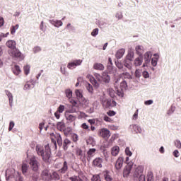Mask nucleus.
Instances as JSON below:
<instances>
[{
  "label": "nucleus",
  "instance_id": "1",
  "mask_svg": "<svg viewBox=\"0 0 181 181\" xmlns=\"http://www.w3.org/2000/svg\"><path fill=\"white\" fill-rule=\"evenodd\" d=\"M36 151L39 156H42V158L45 162L50 159V156L52 155V151L50 150V146L49 144L45 145V148L40 145L36 146Z\"/></svg>",
  "mask_w": 181,
  "mask_h": 181
},
{
  "label": "nucleus",
  "instance_id": "2",
  "mask_svg": "<svg viewBox=\"0 0 181 181\" xmlns=\"http://www.w3.org/2000/svg\"><path fill=\"white\" fill-rule=\"evenodd\" d=\"M30 167L31 168L33 172H38L39 171V161L36 159L35 156H33L28 161Z\"/></svg>",
  "mask_w": 181,
  "mask_h": 181
},
{
  "label": "nucleus",
  "instance_id": "3",
  "mask_svg": "<svg viewBox=\"0 0 181 181\" xmlns=\"http://www.w3.org/2000/svg\"><path fill=\"white\" fill-rule=\"evenodd\" d=\"M8 54L11 56V57H14V59H19V60H23V55L22 52L19 51V49L14 48L13 49H10L8 51Z\"/></svg>",
  "mask_w": 181,
  "mask_h": 181
},
{
  "label": "nucleus",
  "instance_id": "4",
  "mask_svg": "<svg viewBox=\"0 0 181 181\" xmlns=\"http://www.w3.org/2000/svg\"><path fill=\"white\" fill-rule=\"evenodd\" d=\"M102 105L104 108H112L117 106V102L112 99H105L102 100Z\"/></svg>",
  "mask_w": 181,
  "mask_h": 181
},
{
  "label": "nucleus",
  "instance_id": "5",
  "mask_svg": "<svg viewBox=\"0 0 181 181\" xmlns=\"http://www.w3.org/2000/svg\"><path fill=\"white\" fill-rule=\"evenodd\" d=\"M76 155L78 158V159H80L83 163H86V153L83 152V150L80 148H76Z\"/></svg>",
  "mask_w": 181,
  "mask_h": 181
},
{
  "label": "nucleus",
  "instance_id": "6",
  "mask_svg": "<svg viewBox=\"0 0 181 181\" xmlns=\"http://www.w3.org/2000/svg\"><path fill=\"white\" fill-rule=\"evenodd\" d=\"M98 135L105 139H108L111 136V133L107 129L103 128L99 130Z\"/></svg>",
  "mask_w": 181,
  "mask_h": 181
},
{
  "label": "nucleus",
  "instance_id": "7",
  "mask_svg": "<svg viewBox=\"0 0 181 181\" xmlns=\"http://www.w3.org/2000/svg\"><path fill=\"white\" fill-rule=\"evenodd\" d=\"M82 63H83V60L81 59L74 60L72 62H69L68 64L67 67L70 70H73V69H76L77 66H81Z\"/></svg>",
  "mask_w": 181,
  "mask_h": 181
},
{
  "label": "nucleus",
  "instance_id": "8",
  "mask_svg": "<svg viewBox=\"0 0 181 181\" xmlns=\"http://www.w3.org/2000/svg\"><path fill=\"white\" fill-rule=\"evenodd\" d=\"M41 176L43 180L50 181L52 180V174H50V172H49L48 170H44L42 172Z\"/></svg>",
  "mask_w": 181,
  "mask_h": 181
},
{
  "label": "nucleus",
  "instance_id": "9",
  "mask_svg": "<svg viewBox=\"0 0 181 181\" xmlns=\"http://www.w3.org/2000/svg\"><path fill=\"white\" fill-rule=\"evenodd\" d=\"M142 173H144V166L139 165L134 172V176L135 177H141V176H144Z\"/></svg>",
  "mask_w": 181,
  "mask_h": 181
},
{
  "label": "nucleus",
  "instance_id": "10",
  "mask_svg": "<svg viewBox=\"0 0 181 181\" xmlns=\"http://www.w3.org/2000/svg\"><path fill=\"white\" fill-rule=\"evenodd\" d=\"M131 170H132V165H127L123 170L124 177H128V176H129V173H131Z\"/></svg>",
  "mask_w": 181,
  "mask_h": 181
},
{
  "label": "nucleus",
  "instance_id": "11",
  "mask_svg": "<svg viewBox=\"0 0 181 181\" xmlns=\"http://www.w3.org/2000/svg\"><path fill=\"white\" fill-rule=\"evenodd\" d=\"M95 152H97V149L95 148H90L87 152V157L86 159L88 162H90L91 160V158L95 155Z\"/></svg>",
  "mask_w": 181,
  "mask_h": 181
},
{
  "label": "nucleus",
  "instance_id": "12",
  "mask_svg": "<svg viewBox=\"0 0 181 181\" xmlns=\"http://www.w3.org/2000/svg\"><path fill=\"white\" fill-rule=\"evenodd\" d=\"M122 165H124V158L119 157L115 163V168L117 170H119V169L122 168Z\"/></svg>",
  "mask_w": 181,
  "mask_h": 181
},
{
  "label": "nucleus",
  "instance_id": "13",
  "mask_svg": "<svg viewBox=\"0 0 181 181\" xmlns=\"http://www.w3.org/2000/svg\"><path fill=\"white\" fill-rule=\"evenodd\" d=\"M93 166H97V168H103V158H96L93 161Z\"/></svg>",
  "mask_w": 181,
  "mask_h": 181
},
{
  "label": "nucleus",
  "instance_id": "14",
  "mask_svg": "<svg viewBox=\"0 0 181 181\" xmlns=\"http://www.w3.org/2000/svg\"><path fill=\"white\" fill-rule=\"evenodd\" d=\"M68 170H69V164L67 163V161H64L62 167L61 168V169L58 170V172L59 173L64 174Z\"/></svg>",
  "mask_w": 181,
  "mask_h": 181
},
{
  "label": "nucleus",
  "instance_id": "15",
  "mask_svg": "<svg viewBox=\"0 0 181 181\" xmlns=\"http://www.w3.org/2000/svg\"><path fill=\"white\" fill-rule=\"evenodd\" d=\"M86 78L89 80V81L95 87H98V83L97 82V80H95V78L90 74H88L86 76Z\"/></svg>",
  "mask_w": 181,
  "mask_h": 181
},
{
  "label": "nucleus",
  "instance_id": "16",
  "mask_svg": "<svg viewBox=\"0 0 181 181\" xmlns=\"http://www.w3.org/2000/svg\"><path fill=\"white\" fill-rule=\"evenodd\" d=\"M6 46H7V47H9L11 50H13V49H16V42H15L14 40H8L6 42Z\"/></svg>",
  "mask_w": 181,
  "mask_h": 181
},
{
  "label": "nucleus",
  "instance_id": "17",
  "mask_svg": "<svg viewBox=\"0 0 181 181\" xmlns=\"http://www.w3.org/2000/svg\"><path fill=\"white\" fill-rule=\"evenodd\" d=\"M144 62V59L142 57L139 56V57L136 58L134 62V65L136 67H138L139 66H142V63Z\"/></svg>",
  "mask_w": 181,
  "mask_h": 181
},
{
  "label": "nucleus",
  "instance_id": "18",
  "mask_svg": "<svg viewBox=\"0 0 181 181\" xmlns=\"http://www.w3.org/2000/svg\"><path fill=\"white\" fill-rule=\"evenodd\" d=\"M54 138L57 139V142L59 146H62L63 145V139H62V135L60 134H52Z\"/></svg>",
  "mask_w": 181,
  "mask_h": 181
},
{
  "label": "nucleus",
  "instance_id": "19",
  "mask_svg": "<svg viewBox=\"0 0 181 181\" xmlns=\"http://www.w3.org/2000/svg\"><path fill=\"white\" fill-rule=\"evenodd\" d=\"M63 149L64 151H67L69 149V146L71 145V141L69 139H65L62 143Z\"/></svg>",
  "mask_w": 181,
  "mask_h": 181
},
{
  "label": "nucleus",
  "instance_id": "20",
  "mask_svg": "<svg viewBox=\"0 0 181 181\" xmlns=\"http://www.w3.org/2000/svg\"><path fill=\"white\" fill-rule=\"evenodd\" d=\"M75 93H76V95L78 100H79V101H85L86 100V99L83 96V92H81V90L77 89V90H76Z\"/></svg>",
  "mask_w": 181,
  "mask_h": 181
},
{
  "label": "nucleus",
  "instance_id": "21",
  "mask_svg": "<svg viewBox=\"0 0 181 181\" xmlns=\"http://www.w3.org/2000/svg\"><path fill=\"white\" fill-rule=\"evenodd\" d=\"M103 176L105 177V180L112 181V176H111V173H110V171H108V170L104 171Z\"/></svg>",
  "mask_w": 181,
  "mask_h": 181
},
{
  "label": "nucleus",
  "instance_id": "22",
  "mask_svg": "<svg viewBox=\"0 0 181 181\" xmlns=\"http://www.w3.org/2000/svg\"><path fill=\"white\" fill-rule=\"evenodd\" d=\"M111 153L112 156H117L118 153H119V146H115L111 148Z\"/></svg>",
  "mask_w": 181,
  "mask_h": 181
},
{
  "label": "nucleus",
  "instance_id": "23",
  "mask_svg": "<svg viewBox=\"0 0 181 181\" xmlns=\"http://www.w3.org/2000/svg\"><path fill=\"white\" fill-rule=\"evenodd\" d=\"M93 69L94 70H100V71H103L105 67H104V65L101 63H95L93 64Z\"/></svg>",
  "mask_w": 181,
  "mask_h": 181
},
{
  "label": "nucleus",
  "instance_id": "24",
  "mask_svg": "<svg viewBox=\"0 0 181 181\" xmlns=\"http://www.w3.org/2000/svg\"><path fill=\"white\" fill-rule=\"evenodd\" d=\"M57 128L59 131L63 132L64 129H66V124H64V122H59L57 124Z\"/></svg>",
  "mask_w": 181,
  "mask_h": 181
},
{
  "label": "nucleus",
  "instance_id": "25",
  "mask_svg": "<svg viewBox=\"0 0 181 181\" xmlns=\"http://www.w3.org/2000/svg\"><path fill=\"white\" fill-rule=\"evenodd\" d=\"M12 71L15 76H19L21 74V67L18 65H15L14 67L12 69Z\"/></svg>",
  "mask_w": 181,
  "mask_h": 181
},
{
  "label": "nucleus",
  "instance_id": "26",
  "mask_svg": "<svg viewBox=\"0 0 181 181\" xmlns=\"http://www.w3.org/2000/svg\"><path fill=\"white\" fill-rule=\"evenodd\" d=\"M5 93L8 98L9 104L11 107H12V103H13V96L12 95V93L9 90H5Z\"/></svg>",
  "mask_w": 181,
  "mask_h": 181
},
{
  "label": "nucleus",
  "instance_id": "27",
  "mask_svg": "<svg viewBox=\"0 0 181 181\" xmlns=\"http://www.w3.org/2000/svg\"><path fill=\"white\" fill-rule=\"evenodd\" d=\"M125 54V49H120L116 53V57L121 59Z\"/></svg>",
  "mask_w": 181,
  "mask_h": 181
},
{
  "label": "nucleus",
  "instance_id": "28",
  "mask_svg": "<svg viewBox=\"0 0 181 181\" xmlns=\"http://www.w3.org/2000/svg\"><path fill=\"white\" fill-rule=\"evenodd\" d=\"M110 80H111V78L107 73H103L102 76V81H104V83H110Z\"/></svg>",
  "mask_w": 181,
  "mask_h": 181
},
{
  "label": "nucleus",
  "instance_id": "29",
  "mask_svg": "<svg viewBox=\"0 0 181 181\" xmlns=\"http://www.w3.org/2000/svg\"><path fill=\"white\" fill-rule=\"evenodd\" d=\"M28 169H29L28 164L23 163L22 164V173L25 175V176H28Z\"/></svg>",
  "mask_w": 181,
  "mask_h": 181
},
{
  "label": "nucleus",
  "instance_id": "30",
  "mask_svg": "<svg viewBox=\"0 0 181 181\" xmlns=\"http://www.w3.org/2000/svg\"><path fill=\"white\" fill-rule=\"evenodd\" d=\"M65 116L67 121H69V122H73L76 121V117L73 115H68L67 113H65Z\"/></svg>",
  "mask_w": 181,
  "mask_h": 181
},
{
  "label": "nucleus",
  "instance_id": "31",
  "mask_svg": "<svg viewBox=\"0 0 181 181\" xmlns=\"http://www.w3.org/2000/svg\"><path fill=\"white\" fill-rule=\"evenodd\" d=\"M130 128H131V129L134 130V132H136V134H138L139 132H141V127H139L136 124L130 125Z\"/></svg>",
  "mask_w": 181,
  "mask_h": 181
},
{
  "label": "nucleus",
  "instance_id": "32",
  "mask_svg": "<svg viewBox=\"0 0 181 181\" xmlns=\"http://www.w3.org/2000/svg\"><path fill=\"white\" fill-rule=\"evenodd\" d=\"M86 144L87 145H91L92 146H94V145H95V141L93 137H89L86 139Z\"/></svg>",
  "mask_w": 181,
  "mask_h": 181
},
{
  "label": "nucleus",
  "instance_id": "33",
  "mask_svg": "<svg viewBox=\"0 0 181 181\" xmlns=\"http://www.w3.org/2000/svg\"><path fill=\"white\" fill-rule=\"evenodd\" d=\"M124 66L127 67V69H128L129 70H131L132 69V63H131L130 61L124 60Z\"/></svg>",
  "mask_w": 181,
  "mask_h": 181
},
{
  "label": "nucleus",
  "instance_id": "34",
  "mask_svg": "<svg viewBox=\"0 0 181 181\" xmlns=\"http://www.w3.org/2000/svg\"><path fill=\"white\" fill-rule=\"evenodd\" d=\"M71 181H83V179L80 177L78 175H73L69 177Z\"/></svg>",
  "mask_w": 181,
  "mask_h": 181
},
{
  "label": "nucleus",
  "instance_id": "35",
  "mask_svg": "<svg viewBox=\"0 0 181 181\" xmlns=\"http://www.w3.org/2000/svg\"><path fill=\"white\" fill-rule=\"evenodd\" d=\"M33 175L31 176L33 181H37L39 179V172L33 171Z\"/></svg>",
  "mask_w": 181,
  "mask_h": 181
},
{
  "label": "nucleus",
  "instance_id": "36",
  "mask_svg": "<svg viewBox=\"0 0 181 181\" xmlns=\"http://www.w3.org/2000/svg\"><path fill=\"white\" fill-rule=\"evenodd\" d=\"M146 179H147V181H153L154 180L153 173H152V171L148 172Z\"/></svg>",
  "mask_w": 181,
  "mask_h": 181
},
{
  "label": "nucleus",
  "instance_id": "37",
  "mask_svg": "<svg viewBox=\"0 0 181 181\" xmlns=\"http://www.w3.org/2000/svg\"><path fill=\"white\" fill-rule=\"evenodd\" d=\"M65 94L67 98H71L73 97V91L70 89L65 90Z\"/></svg>",
  "mask_w": 181,
  "mask_h": 181
},
{
  "label": "nucleus",
  "instance_id": "38",
  "mask_svg": "<svg viewBox=\"0 0 181 181\" xmlns=\"http://www.w3.org/2000/svg\"><path fill=\"white\" fill-rule=\"evenodd\" d=\"M17 29H19V25L16 24V25H13L11 28V34L15 35V32H16Z\"/></svg>",
  "mask_w": 181,
  "mask_h": 181
},
{
  "label": "nucleus",
  "instance_id": "39",
  "mask_svg": "<svg viewBox=\"0 0 181 181\" xmlns=\"http://www.w3.org/2000/svg\"><path fill=\"white\" fill-rule=\"evenodd\" d=\"M23 70H24V74H25V76H28V74H29V73L30 72V66L29 65H26L23 67Z\"/></svg>",
  "mask_w": 181,
  "mask_h": 181
},
{
  "label": "nucleus",
  "instance_id": "40",
  "mask_svg": "<svg viewBox=\"0 0 181 181\" xmlns=\"http://www.w3.org/2000/svg\"><path fill=\"white\" fill-rule=\"evenodd\" d=\"M135 50L136 53L139 54V56H141V54H142V47H141L140 45L136 46Z\"/></svg>",
  "mask_w": 181,
  "mask_h": 181
},
{
  "label": "nucleus",
  "instance_id": "41",
  "mask_svg": "<svg viewBox=\"0 0 181 181\" xmlns=\"http://www.w3.org/2000/svg\"><path fill=\"white\" fill-rule=\"evenodd\" d=\"M128 87V85L127 84V81H123L122 82L120 83V89L121 90H125Z\"/></svg>",
  "mask_w": 181,
  "mask_h": 181
},
{
  "label": "nucleus",
  "instance_id": "42",
  "mask_svg": "<svg viewBox=\"0 0 181 181\" xmlns=\"http://www.w3.org/2000/svg\"><path fill=\"white\" fill-rule=\"evenodd\" d=\"M126 60L127 62H132V59H134V54L133 53H128V54L126 57Z\"/></svg>",
  "mask_w": 181,
  "mask_h": 181
},
{
  "label": "nucleus",
  "instance_id": "43",
  "mask_svg": "<svg viewBox=\"0 0 181 181\" xmlns=\"http://www.w3.org/2000/svg\"><path fill=\"white\" fill-rule=\"evenodd\" d=\"M86 89L88 90V91L89 93H93V86H91V84L87 83L86 84Z\"/></svg>",
  "mask_w": 181,
  "mask_h": 181
},
{
  "label": "nucleus",
  "instance_id": "44",
  "mask_svg": "<svg viewBox=\"0 0 181 181\" xmlns=\"http://www.w3.org/2000/svg\"><path fill=\"white\" fill-rule=\"evenodd\" d=\"M74 112H77V110H76L74 107H72L71 109L66 111V114H74Z\"/></svg>",
  "mask_w": 181,
  "mask_h": 181
},
{
  "label": "nucleus",
  "instance_id": "45",
  "mask_svg": "<svg viewBox=\"0 0 181 181\" xmlns=\"http://www.w3.org/2000/svg\"><path fill=\"white\" fill-rule=\"evenodd\" d=\"M91 181H101V178L99 175H95L91 178Z\"/></svg>",
  "mask_w": 181,
  "mask_h": 181
},
{
  "label": "nucleus",
  "instance_id": "46",
  "mask_svg": "<svg viewBox=\"0 0 181 181\" xmlns=\"http://www.w3.org/2000/svg\"><path fill=\"white\" fill-rule=\"evenodd\" d=\"M65 107H64V105H60L59 106V107L57 108V112H59V113H63V111H64V110H65Z\"/></svg>",
  "mask_w": 181,
  "mask_h": 181
},
{
  "label": "nucleus",
  "instance_id": "47",
  "mask_svg": "<svg viewBox=\"0 0 181 181\" xmlns=\"http://www.w3.org/2000/svg\"><path fill=\"white\" fill-rule=\"evenodd\" d=\"M52 177L53 179H54L55 180H59L60 179V175L56 173V172H54L52 173Z\"/></svg>",
  "mask_w": 181,
  "mask_h": 181
},
{
  "label": "nucleus",
  "instance_id": "48",
  "mask_svg": "<svg viewBox=\"0 0 181 181\" xmlns=\"http://www.w3.org/2000/svg\"><path fill=\"white\" fill-rule=\"evenodd\" d=\"M78 118L80 119L81 118H86V117H87V115H86V113L83 112H78Z\"/></svg>",
  "mask_w": 181,
  "mask_h": 181
},
{
  "label": "nucleus",
  "instance_id": "49",
  "mask_svg": "<svg viewBox=\"0 0 181 181\" xmlns=\"http://www.w3.org/2000/svg\"><path fill=\"white\" fill-rule=\"evenodd\" d=\"M117 95H119V97H124V90L123 89H117Z\"/></svg>",
  "mask_w": 181,
  "mask_h": 181
},
{
  "label": "nucleus",
  "instance_id": "50",
  "mask_svg": "<svg viewBox=\"0 0 181 181\" xmlns=\"http://www.w3.org/2000/svg\"><path fill=\"white\" fill-rule=\"evenodd\" d=\"M54 26H56V28H59L63 25V22H62V21H54Z\"/></svg>",
  "mask_w": 181,
  "mask_h": 181
},
{
  "label": "nucleus",
  "instance_id": "51",
  "mask_svg": "<svg viewBox=\"0 0 181 181\" xmlns=\"http://www.w3.org/2000/svg\"><path fill=\"white\" fill-rule=\"evenodd\" d=\"M125 153L127 156H132V152H131V150H129V147L126 148Z\"/></svg>",
  "mask_w": 181,
  "mask_h": 181
},
{
  "label": "nucleus",
  "instance_id": "52",
  "mask_svg": "<svg viewBox=\"0 0 181 181\" xmlns=\"http://www.w3.org/2000/svg\"><path fill=\"white\" fill-rule=\"evenodd\" d=\"M94 76L98 81H103V76L100 74H95Z\"/></svg>",
  "mask_w": 181,
  "mask_h": 181
},
{
  "label": "nucleus",
  "instance_id": "53",
  "mask_svg": "<svg viewBox=\"0 0 181 181\" xmlns=\"http://www.w3.org/2000/svg\"><path fill=\"white\" fill-rule=\"evenodd\" d=\"M103 120L105 121V122H112V119L107 115L103 117Z\"/></svg>",
  "mask_w": 181,
  "mask_h": 181
},
{
  "label": "nucleus",
  "instance_id": "54",
  "mask_svg": "<svg viewBox=\"0 0 181 181\" xmlns=\"http://www.w3.org/2000/svg\"><path fill=\"white\" fill-rule=\"evenodd\" d=\"M151 64L155 67L158 64V58H153L151 59Z\"/></svg>",
  "mask_w": 181,
  "mask_h": 181
},
{
  "label": "nucleus",
  "instance_id": "55",
  "mask_svg": "<svg viewBox=\"0 0 181 181\" xmlns=\"http://www.w3.org/2000/svg\"><path fill=\"white\" fill-rule=\"evenodd\" d=\"M175 146L176 148H177L178 149H180V148H181V143H180V141L176 140V141H175Z\"/></svg>",
  "mask_w": 181,
  "mask_h": 181
},
{
  "label": "nucleus",
  "instance_id": "56",
  "mask_svg": "<svg viewBox=\"0 0 181 181\" xmlns=\"http://www.w3.org/2000/svg\"><path fill=\"white\" fill-rule=\"evenodd\" d=\"M107 114L109 117H114L115 115L116 112L114 110H110L107 112Z\"/></svg>",
  "mask_w": 181,
  "mask_h": 181
},
{
  "label": "nucleus",
  "instance_id": "57",
  "mask_svg": "<svg viewBox=\"0 0 181 181\" xmlns=\"http://www.w3.org/2000/svg\"><path fill=\"white\" fill-rule=\"evenodd\" d=\"M72 140L74 142H77L78 141V136L77 134H73Z\"/></svg>",
  "mask_w": 181,
  "mask_h": 181
},
{
  "label": "nucleus",
  "instance_id": "58",
  "mask_svg": "<svg viewBox=\"0 0 181 181\" xmlns=\"http://www.w3.org/2000/svg\"><path fill=\"white\" fill-rule=\"evenodd\" d=\"M91 35H92L93 36H96V35H98V28H95V29L92 31Z\"/></svg>",
  "mask_w": 181,
  "mask_h": 181
},
{
  "label": "nucleus",
  "instance_id": "59",
  "mask_svg": "<svg viewBox=\"0 0 181 181\" xmlns=\"http://www.w3.org/2000/svg\"><path fill=\"white\" fill-rule=\"evenodd\" d=\"M13 127H15V122H10L9 127H8V131H11V129H13Z\"/></svg>",
  "mask_w": 181,
  "mask_h": 181
},
{
  "label": "nucleus",
  "instance_id": "60",
  "mask_svg": "<svg viewBox=\"0 0 181 181\" xmlns=\"http://www.w3.org/2000/svg\"><path fill=\"white\" fill-rule=\"evenodd\" d=\"M144 56H145V59H146L147 60H149V59L152 57L151 52H146Z\"/></svg>",
  "mask_w": 181,
  "mask_h": 181
},
{
  "label": "nucleus",
  "instance_id": "61",
  "mask_svg": "<svg viewBox=\"0 0 181 181\" xmlns=\"http://www.w3.org/2000/svg\"><path fill=\"white\" fill-rule=\"evenodd\" d=\"M30 87H32V84L29 82H28L25 86H24V88L25 90H29V88H30Z\"/></svg>",
  "mask_w": 181,
  "mask_h": 181
},
{
  "label": "nucleus",
  "instance_id": "62",
  "mask_svg": "<svg viewBox=\"0 0 181 181\" xmlns=\"http://www.w3.org/2000/svg\"><path fill=\"white\" fill-rule=\"evenodd\" d=\"M81 128H83V129H88V131H90L88 125H87L86 123L82 124Z\"/></svg>",
  "mask_w": 181,
  "mask_h": 181
},
{
  "label": "nucleus",
  "instance_id": "63",
  "mask_svg": "<svg viewBox=\"0 0 181 181\" xmlns=\"http://www.w3.org/2000/svg\"><path fill=\"white\" fill-rule=\"evenodd\" d=\"M33 50L35 53H38V52H40V50H42V48H40V47H35Z\"/></svg>",
  "mask_w": 181,
  "mask_h": 181
},
{
  "label": "nucleus",
  "instance_id": "64",
  "mask_svg": "<svg viewBox=\"0 0 181 181\" xmlns=\"http://www.w3.org/2000/svg\"><path fill=\"white\" fill-rule=\"evenodd\" d=\"M44 127H45V122H42L41 123H40V124H39L40 131H42V129H43Z\"/></svg>",
  "mask_w": 181,
  "mask_h": 181
}]
</instances>
